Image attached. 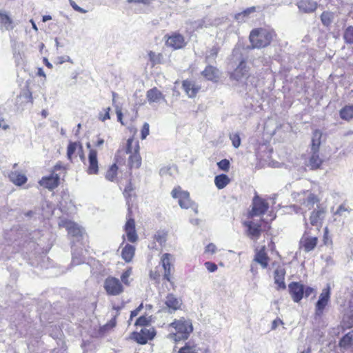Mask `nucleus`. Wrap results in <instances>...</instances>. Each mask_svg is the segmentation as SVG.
Here are the masks:
<instances>
[{
  "mask_svg": "<svg viewBox=\"0 0 353 353\" xmlns=\"http://www.w3.org/2000/svg\"><path fill=\"white\" fill-rule=\"evenodd\" d=\"M171 195L174 199H178L179 205L182 208L188 209L194 205L190 199V193L183 190L180 186L175 187L172 190Z\"/></svg>",
  "mask_w": 353,
  "mask_h": 353,
  "instance_id": "nucleus-11",
  "label": "nucleus"
},
{
  "mask_svg": "<svg viewBox=\"0 0 353 353\" xmlns=\"http://www.w3.org/2000/svg\"><path fill=\"white\" fill-rule=\"evenodd\" d=\"M330 287L327 285L322 290L319 295V300L315 304L314 318H320L323 316L326 306L328 305L330 300Z\"/></svg>",
  "mask_w": 353,
  "mask_h": 353,
  "instance_id": "nucleus-7",
  "label": "nucleus"
},
{
  "mask_svg": "<svg viewBox=\"0 0 353 353\" xmlns=\"http://www.w3.org/2000/svg\"><path fill=\"white\" fill-rule=\"evenodd\" d=\"M256 11V8L255 6L248 8L241 12L236 13L234 16V19L237 21H242Z\"/></svg>",
  "mask_w": 353,
  "mask_h": 353,
  "instance_id": "nucleus-41",
  "label": "nucleus"
},
{
  "mask_svg": "<svg viewBox=\"0 0 353 353\" xmlns=\"http://www.w3.org/2000/svg\"><path fill=\"white\" fill-rule=\"evenodd\" d=\"M18 98L21 100V103H33L32 94L28 86L23 89Z\"/></svg>",
  "mask_w": 353,
  "mask_h": 353,
  "instance_id": "nucleus-35",
  "label": "nucleus"
},
{
  "mask_svg": "<svg viewBox=\"0 0 353 353\" xmlns=\"http://www.w3.org/2000/svg\"><path fill=\"white\" fill-rule=\"evenodd\" d=\"M104 290L109 296H117L121 294L123 290V286L121 281L114 276H108L104 281Z\"/></svg>",
  "mask_w": 353,
  "mask_h": 353,
  "instance_id": "nucleus-10",
  "label": "nucleus"
},
{
  "mask_svg": "<svg viewBox=\"0 0 353 353\" xmlns=\"http://www.w3.org/2000/svg\"><path fill=\"white\" fill-rule=\"evenodd\" d=\"M288 291L294 302L299 303L304 296V285L292 281L288 285Z\"/></svg>",
  "mask_w": 353,
  "mask_h": 353,
  "instance_id": "nucleus-19",
  "label": "nucleus"
},
{
  "mask_svg": "<svg viewBox=\"0 0 353 353\" xmlns=\"http://www.w3.org/2000/svg\"><path fill=\"white\" fill-rule=\"evenodd\" d=\"M59 226L65 228L68 234L73 237H79L82 235L81 228L76 223L69 219L61 220Z\"/></svg>",
  "mask_w": 353,
  "mask_h": 353,
  "instance_id": "nucleus-20",
  "label": "nucleus"
},
{
  "mask_svg": "<svg viewBox=\"0 0 353 353\" xmlns=\"http://www.w3.org/2000/svg\"><path fill=\"white\" fill-rule=\"evenodd\" d=\"M353 342V331L349 332L345 334L339 341V346L346 348L350 347Z\"/></svg>",
  "mask_w": 353,
  "mask_h": 353,
  "instance_id": "nucleus-42",
  "label": "nucleus"
},
{
  "mask_svg": "<svg viewBox=\"0 0 353 353\" xmlns=\"http://www.w3.org/2000/svg\"><path fill=\"white\" fill-rule=\"evenodd\" d=\"M104 143V139L103 138L99 137L97 141L94 143V146L97 148L100 147Z\"/></svg>",
  "mask_w": 353,
  "mask_h": 353,
  "instance_id": "nucleus-62",
  "label": "nucleus"
},
{
  "mask_svg": "<svg viewBox=\"0 0 353 353\" xmlns=\"http://www.w3.org/2000/svg\"><path fill=\"white\" fill-rule=\"evenodd\" d=\"M132 268L131 267H129L128 268L121 274V283H123V284L126 285H130V282H129V277L130 276V275L132 274Z\"/></svg>",
  "mask_w": 353,
  "mask_h": 353,
  "instance_id": "nucleus-48",
  "label": "nucleus"
},
{
  "mask_svg": "<svg viewBox=\"0 0 353 353\" xmlns=\"http://www.w3.org/2000/svg\"><path fill=\"white\" fill-rule=\"evenodd\" d=\"M343 39L347 44H353V26H349L343 32Z\"/></svg>",
  "mask_w": 353,
  "mask_h": 353,
  "instance_id": "nucleus-44",
  "label": "nucleus"
},
{
  "mask_svg": "<svg viewBox=\"0 0 353 353\" xmlns=\"http://www.w3.org/2000/svg\"><path fill=\"white\" fill-rule=\"evenodd\" d=\"M51 19H52V17L50 15H44V16H43V18H42L43 22H46Z\"/></svg>",
  "mask_w": 353,
  "mask_h": 353,
  "instance_id": "nucleus-64",
  "label": "nucleus"
},
{
  "mask_svg": "<svg viewBox=\"0 0 353 353\" xmlns=\"http://www.w3.org/2000/svg\"><path fill=\"white\" fill-rule=\"evenodd\" d=\"M119 314H117L114 317H112L108 322H107L105 325H103L101 327V331L103 332H109L112 330L117 325V319Z\"/></svg>",
  "mask_w": 353,
  "mask_h": 353,
  "instance_id": "nucleus-45",
  "label": "nucleus"
},
{
  "mask_svg": "<svg viewBox=\"0 0 353 353\" xmlns=\"http://www.w3.org/2000/svg\"><path fill=\"white\" fill-rule=\"evenodd\" d=\"M322 133L319 130H315L313 132V136L311 143V150L312 151H319L321 145V139Z\"/></svg>",
  "mask_w": 353,
  "mask_h": 353,
  "instance_id": "nucleus-36",
  "label": "nucleus"
},
{
  "mask_svg": "<svg viewBox=\"0 0 353 353\" xmlns=\"http://www.w3.org/2000/svg\"><path fill=\"white\" fill-rule=\"evenodd\" d=\"M97 156L98 153L95 149H90L86 164V173L89 175H97L99 173V163Z\"/></svg>",
  "mask_w": 353,
  "mask_h": 353,
  "instance_id": "nucleus-17",
  "label": "nucleus"
},
{
  "mask_svg": "<svg viewBox=\"0 0 353 353\" xmlns=\"http://www.w3.org/2000/svg\"><path fill=\"white\" fill-rule=\"evenodd\" d=\"M146 98L150 103H159L160 101L165 99L164 95L157 87L147 91Z\"/></svg>",
  "mask_w": 353,
  "mask_h": 353,
  "instance_id": "nucleus-29",
  "label": "nucleus"
},
{
  "mask_svg": "<svg viewBox=\"0 0 353 353\" xmlns=\"http://www.w3.org/2000/svg\"><path fill=\"white\" fill-rule=\"evenodd\" d=\"M111 108H103L98 114V119L102 122L110 119Z\"/></svg>",
  "mask_w": 353,
  "mask_h": 353,
  "instance_id": "nucleus-46",
  "label": "nucleus"
},
{
  "mask_svg": "<svg viewBox=\"0 0 353 353\" xmlns=\"http://www.w3.org/2000/svg\"><path fill=\"white\" fill-rule=\"evenodd\" d=\"M66 172V167L61 161H58L52 168L50 174L48 176H43L39 181V184L50 191L56 189L60 184V174Z\"/></svg>",
  "mask_w": 353,
  "mask_h": 353,
  "instance_id": "nucleus-5",
  "label": "nucleus"
},
{
  "mask_svg": "<svg viewBox=\"0 0 353 353\" xmlns=\"http://www.w3.org/2000/svg\"><path fill=\"white\" fill-rule=\"evenodd\" d=\"M165 45L173 50H179L183 48L187 43L183 34L178 32H172L170 34L165 36Z\"/></svg>",
  "mask_w": 353,
  "mask_h": 353,
  "instance_id": "nucleus-14",
  "label": "nucleus"
},
{
  "mask_svg": "<svg viewBox=\"0 0 353 353\" xmlns=\"http://www.w3.org/2000/svg\"><path fill=\"white\" fill-rule=\"evenodd\" d=\"M205 267L210 272H214L217 270V265L212 262L207 261L204 263Z\"/></svg>",
  "mask_w": 353,
  "mask_h": 353,
  "instance_id": "nucleus-54",
  "label": "nucleus"
},
{
  "mask_svg": "<svg viewBox=\"0 0 353 353\" xmlns=\"http://www.w3.org/2000/svg\"><path fill=\"white\" fill-rule=\"evenodd\" d=\"M126 154H128L127 166L131 172L133 170L139 169L142 163L140 155V145L139 141L134 137L127 140L125 150H118L114 158V162L110 165L105 173V179L110 182H117L118 173L120 167L125 164Z\"/></svg>",
  "mask_w": 353,
  "mask_h": 353,
  "instance_id": "nucleus-1",
  "label": "nucleus"
},
{
  "mask_svg": "<svg viewBox=\"0 0 353 353\" xmlns=\"http://www.w3.org/2000/svg\"><path fill=\"white\" fill-rule=\"evenodd\" d=\"M201 75L208 81L217 82L219 79V71L216 67L208 65L201 72Z\"/></svg>",
  "mask_w": 353,
  "mask_h": 353,
  "instance_id": "nucleus-24",
  "label": "nucleus"
},
{
  "mask_svg": "<svg viewBox=\"0 0 353 353\" xmlns=\"http://www.w3.org/2000/svg\"><path fill=\"white\" fill-rule=\"evenodd\" d=\"M79 149L81 152L83 151V146L80 142H70L67 148V157L72 161V156Z\"/></svg>",
  "mask_w": 353,
  "mask_h": 353,
  "instance_id": "nucleus-37",
  "label": "nucleus"
},
{
  "mask_svg": "<svg viewBox=\"0 0 353 353\" xmlns=\"http://www.w3.org/2000/svg\"><path fill=\"white\" fill-rule=\"evenodd\" d=\"M177 353H210V349L205 343L189 340L178 349Z\"/></svg>",
  "mask_w": 353,
  "mask_h": 353,
  "instance_id": "nucleus-8",
  "label": "nucleus"
},
{
  "mask_svg": "<svg viewBox=\"0 0 353 353\" xmlns=\"http://www.w3.org/2000/svg\"><path fill=\"white\" fill-rule=\"evenodd\" d=\"M346 210L347 209L345 208V206L343 205H341L334 212V214L341 216L343 212H345Z\"/></svg>",
  "mask_w": 353,
  "mask_h": 353,
  "instance_id": "nucleus-61",
  "label": "nucleus"
},
{
  "mask_svg": "<svg viewBox=\"0 0 353 353\" xmlns=\"http://www.w3.org/2000/svg\"><path fill=\"white\" fill-rule=\"evenodd\" d=\"M230 181L229 176L225 174H221L214 177V184L219 190L225 188Z\"/></svg>",
  "mask_w": 353,
  "mask_h": 353,
  "instance_id": "nucleus-32",
  "label": "nucleus"
},
{
  "mask_svg": "<svg viewBox=\"0 0 353 353\" xmlns=\"http://www.w3.org/2000/svg\"><path fill=\"white\" fill-rule=\"evenodd\" d=\"M285 270L282 267H278L274 271V283L276 285L277 290H282L286 288L285 283Z\"/></svg>",
  "mask_w": 353,
  "mask_h": 353,
  "instance_id": "nucleus-23",
  "label": "nucleus"
},
{
  "mask_svg": "<svg viewBox=\"0 0 353 353\" xmlns=\"http://www.w3.org/2000/svg\"><path fill=\"white\" fill-rule=\"evenodd\" d=\"M306 202L307 204L313 205L319 202V199L315 194L310 193L306 199Z\"/></svg>",
  "mask_w": 353,
  "mask_h": 353,
  "instance_id": "nucleus-51",
  "label": "nucleus"
},
{
  "mask_svg": "<svg viewBox=\"0 0 353 353\" xmlns=\"http://www.w3.org/2000/svg\"><path fill=\"white\" fill-rule=\"evenodd\" d=\"M150 132V125L148 123H144L141 130V139H145Z\"/></svg>",
  "mask_w": 353,
  "mask_h": 353,
  "instance_id": "nucleus-52",
  "label": "nucleus"
},
{
  "mask_svg": "<svg viewBox=\"0 0 353 353\" xmlns=\"http://www.w3.org/2000/svg\"><path fill=\"white\" fill-rule=\"evenodd\" d=\"M269 204L267 201L260 197L253 199L252 209L248 213V219H252L255 216H263L268 210Z\"/></svg>",
  "mask_w": 353,
  "mask_h": 353,
  "instance_id": "nucleus-13",
  "label": "nucleus"
},
{
  "mask_svg": "<svg viewBox=\"0 0 353 353\" xmlns=\"http://www.w3.org/2000/svg\"><path fill=\"white\" fill-rule=\"evenodd\" d=\"M270 260V259L266 252L265 245L261 247L259 250H256L254 261L259 263L263 268L265 269L268 267Z\"/></svg>",
  "mask_w": 353,
  "mask_h": 353,
  "instance_id": "nucleus-21",
  "label": "nucleus"
},
{
  "mask_svg": "<svg viewBox=\"0 0 353 353\" xmlns=\"http://www.w3.org/2000/svg\"><path fill=\"white\" fill-rule=\"evenodd\" d=\"M143 308V304L141 303L136 309L131 311L129 321H132L134 317L137 316Z\"/></svg>",
  "mask_w": 353,
  "mask_h": 353,
  "instance_id": "nucleus-56",
  "label": "nucleus"
},
{
  "mask_svg": "<svg viewBox=\"0 0 353 353\" xmlns=\"http://www.w3.org/2000/svg\"><path fill=\"white\" fill-rule=\"evenodd\" d=\"M135 247L130 244H125L121 249V258L126 263H130L132 261L135 254Z\"/></svg>",
  "mask_w": 353,
  "mask_h": 353,
  "instance_id": "nucleus-30",
  "label": "nucleus"
},
{
  "mask_svg": "<svg viewBox=\"0 0 353 353\" xmlns=\"http://www.w3.org/2000/svg\"><path fill=\"white\" fill-rule=\"evenodd\" d=\"M323 241L324 245H325L332 244V241L330 239V236H329V230H328L327 227H325L324 228Z\"/></svg>",
  "mask_w": 353,
  "mask_h": 353,
  "instance_id": "nucleus-53",
  "label": "nucleus"
},
{
  "mask_svg": "<svg viewBox=\"0 0 353 353\" xmlns=\"http://www.w3.org/2000/svg\"><path fill=\"white\" fill-rule=\"evenodd\" d=\"M296 5L299 9L304 13L313 12L318 7L317 3L312 0H300Z\"/></svg>",
  "mask_w": 353,
  "mask_h": 353,
  "instance_id": "nucleus-27",
  "label": "nucleus"
},
{
  "mask_svg": "<svg viewBox=\"0 0 353 353\" xmlns=\"http://www.w3.org/2000/svg\"><path fill=\"white\" fill-rule=\"evenodd\" d=\"M327 213V208L318 205L310 213L309 220L311 225L316 227L318 230L321 228Z\"/></svg>",
  "mask_w": 353,
  "mask_h": 353,
  "instance_id": "nucleus-9",
  "label": "nucleus"
},
{
  "mask_svg": "<svg viewBox=\"0 0 353 353\" xmlns=\"http://www.w3.org/2000/svg\"><path fill=\"white\" fill-rule=\"evenodd\" d=\"M314 292V290L312 288L309 287V286H307L306 288L304 287V295L306 297H308L310 294H312Z\"/></svg>",
  "mask_w": 353,
  "mask_h": 353,
  "instance_id": "nucleus-60",
  "label": "nucleus"
},
{
  "mask_svg": "<svg viewBox=\"0 0 353 353\" xmlns=\"http://www.w3.org/2000/svg\"><path fill=\"white\" fill-rule=\"evenodd\" d=\"M168 326L170 329L168 337L175 343L186 341L193 331L191 321L184 318L174 319Z\"/></svg>",
  "mask_w": 353,
  "mask_h": 353,
  "instance_id": "nucleus-4",
  "label": "nucleus"
},
{
  "mask_svg": "<svg viewBox=\"0 0 353 353\" xmlns=\"http://www.w3.org/2000/svg\"><path fill=\"white\" fill-rule=\"evenodd\" d=\"M319 239L317 236L310 235V232L305 230L299 242V248L300 250L307 253L314 250L317 246Z\"/></svg>",
  "mask_w": 353,
  "mask_h": 353,
  "instance_id": "nucleus-12",
  "label": "nucleus"
},
{
  "mask_svg": "<svg viewBox=\"0 0 353 353\" xmlns=\"http://www.w3.org/2000/svg\"><path fill=\"white\" fill-rule=\"evenodd\" d=\"M12 20L10 16L3 11H0V23L2 24L6 29H13Z\"/></svg>",
  "mask_w": 353,
  "mask_h": 353,
  "instance_id": "nucleus-40",
  "label": "nucleus"
},
{
  "mask_svg": "<svg viewBox=\"0 0 353 353\" xmlns=\"http://www.w3.org/2000/svg\"><path fill=\"white\" fill-rule=\"evenodd\" d=\"M168 237V231L165 230H157L153 236L154 244L150 249H156L155 243H158L161 247L165 245Z\"/></svg>",
  "mask_w": 353,
  "mask_h": 353,
  "instance_id": "nucleus-28",
  "label": "nucleus"
},
{
  "mask_svg": "<svg viewBox=\"0 0 353 353\" xmlns=\"http://www.w3.org/2000/svg\"><path fill=\"white\" fill-rule=\"evenodd\" d=\"M341 119L350 121L353 119V105H346L339 111Z\"/></svg>",
  "mask_w": 353,
  "mask_h": 353,
  "instance_id": "nucleus-33",
  "label": "nucleus"
},
{
  "mask_svg": "<svg viewBox=\"0 0 353 353\" xmlns=\"http://www.w3.org/2000/svg\"><path fill=\"white\" fill-rule=\"evenodd\" d=\"M165 305L169 312L172 313L180 310L182 305V300L176 297L174 294L170 293L165 297Z\"/></svg>",
  "mask_w": 353,
  "mask_h": 353,
  "instance_id": "nucleus-22",
  "label": "nucleus"
},
{
  "mask_svg": "<svg viewBox=\"0 0 353 353\" xmlns=\"http://www.w3.org/2000/svg\"><path fill=\"white\" fill-rule=\"evenodd\" d=\"M127 239L131 243H135L138 240V235L135 229V221L133 218V212L129 208L127 213V221L124 226Z\"/></svg>",
  "mask_w": 353,
  "mask_h": 353,
  "instance_id": "nucleus-16",
  "label": "nucleus"
},
{
  "mask_svg": "<svg viewBox=\"0 0 353 353\" xmlns=\"http://www.w3.org/2000/svg\"><path fill=\"white\" fill-rule=\"evenodd\" d=\"M320 17L323 25L329 27L332 22L334 14L331 12L324 11L321 13Z\"/></svg>",
  "mask_w": 353,
  "mask_h": 353,
  "instance_id": "nucleus-43",
  "label": "nucleus"
},
{
  "mask_svg": "<svg viewBox=\"0 0 353 353\" xmlns=\"http://www.w3.org/2000/svg\"><path fill=\"white\" fill-rule=\"evenodd\" d=\"M217 165L220 170L228 172L230 169V161L224 159L218 162Z\"/></svg>",
  "mask_w": 353,
  "mask_h": 353,
  "instance_id": "nucleus-49",
  "label": "nucleus"
},
{
  "mask_svg": "<svg viewBox=\"0 0 353 353\" xmlns=\"http://www.w3.org/2000/svg\"><path fill=\"white\" fill-rule=\"evenodd\" d=\"M151 319L150 316L142 315L139 316L135 321V326L145 327L150 324Z\"/></svg>",
  "mask_w": 353,
  "mask_h": 353,
  "instance_id": "nucleus-47",
  "label": "nucleus"
},
{
  "mask_svg": "<svg viewBox=\"0 0 353 353\" xmlns=\"http://www.w3.org/2000/svg\"><path fill=\"white\" fill-rule=\"evenodd\" d=\"M70 4L72 8L77 12L85 14L87 12V10L83 8L79 7L73 0H69Z\"/></svg>",
  "mask_w": 353,
  "mask_h": 353,
  "instance_id": "nucleus-55",
  "label": "nucleus"
},
{
  "mask_svg": "<svg viewBox=\"0 0 353 353\" xmlns=\"http://www.w3.org/2000/svg\"><path fill=\"white\" fill-rule=\"evenodd\" d=\"M230 139L232 141V145L234 148H239L240 146V145H241V139H240V137H239V134L235 133V134H230Z\"/></svg>",
  "mask_w": 353,
  "mask_h": 353,
  "instance_id": "nucleus-50",
  "label": "nucleus"
},
{
  "mask_svg": "<svg viewBox=\"0 0 353 353\" xmlns=\"http://www.w3.org/2000/svg\"><path fill=\"white\" fill-rule=\"evenodd\" d=\"M156 332L153 327L142 328L139 332H133L131 335L132 340L141 345L146 344L149 341L154 339Z\"/></svg>",
  "mask_w": 353,
  "mask_h": 353,
  "instance_id": "nucleus-15",
  "label": "nucleus"
},
{
  "mask_svg": "<svg viewBox=\"0 0 353 353\" xmlns=\"http://www.w3.org/2000/svg\"><path fill=\"white\" fill-rule=\"evenodd\" d=\"M249 68L245 60H242L234 70L237 79H241L248 73Z\"/></svg>",
  "mask_w": 353,
  "mask_h": 353,
  "instance_id": "nucleus-38",
  "label": "nucleus"
},
{
  "mask_svg": "<svg viewBox=\"0 0 353 353\" xmlns=\"http://www.w3.org/2000/svg\"><path fill=\"white\" fill-rule=\"evenodd\" d=\"M341 326L343 330L353 327V310L344 314Z\"/></svg>",
  "mask_w": 353,
  "mask_h": 353,
  "instance_id": "nucleus-34",
  "label": "nucleus"
},
{
  "mask_svg": "<svg viewBox=\"0 0 353 353\" xmlns=\"http://www.w3.org/2000/svg\"><path fill=\"white\" fill-rule=\"evenodd\" d=\"M276 37V32L270 28L260 27L251 30L249 41L251 48L261 49L269 46Z\"/></svg>",
  "mask_w": 353,
  "mask_h": 353,
  "instance_id": "nucleus-3",
  "label": "nucleus"
},
{
  "mask_svg": "<svg viewBox=\"0 0 353 353\" xmlns=\"http://www.w3.org/2000/svg\"><path fill=\"white\" fill-rule=\"evenodd\" d=\"M323 160L320 157L319 151H312L307 166L311 170H316L321 168Z\"/></svg>",
  "mask_w": 353,
  "mask_h": 353,
  "instance_id": "nucleus-25",
  "label": "nucleus"
},
{
  "mask_svg": "<svg viewBox=\"0 0 353 353\" xmlns=\"http://www.w3.org/2000/svg\"><path fill=\"white\" fill-rule=\"evenodd\" d=\"M281 325H283V321L280 318H276L272 323L271 330H274L278 327V326Z\"/></svg>",
  "mask_w": 353,
  "mask_h": 353,
  "instance_id": "nucleus-59",
  "label": "nucleus"
},
{
  "mask_svg": "<svg viewBox=\"0 0 353 353\" xmlns=\"http://www.w3.org/2000/svg\"><path fill=\"white\" fill-rule=\"evenodd\" d=\"M8 178L17 186H21L28 181V178L24 173L17 170L11 171L8 174Z\"/></svg>",
  "mask_w": 353,
  "mask_h": 353,
  "instance_id": "nucleus-26",
  "label": "nucleus"
},
{
  "mask_svg": "<svg viewBox=\"0 0 353 353\" xmlns=\"http://www.w3.org/2000/svg\"><path fill=\"white\" fill-rule=\"evenodd\" d=\"M248 219L242 223L243 226L245 228V233L251 240L257 241L263 231L262 228L263 220L261 219L258 222H254L253 220H251L252 219Z\"/></svg>",
  "mask_w": 353,
  "mask_h": 353,
  "instance_id": "nucleus-6",
  "label": "nucleus"
},
{
  "mask_svg": "<svg viewBox=\"0 0 353 353\" xmlns=\"http://www.w3.org/2000/svg\"><path fill=\"white\" fill-rule=\"evenodd\" d=\"M123 194L126 200L128 210L129 209V208H130L131 210H132L133 204L132 199V197H134L136 195L134 194V188L131 181H129V183L126 185L123 190Z\"/></svg>",
  "mask_w": 353,
  "mask_h": 353,
  "instance_id": "nucleus-31",
  "label": "nucleus"
},
{
  "mask_svg": "<svg viewBox=\"0 0 353 353\" xmlns=\"http://www.w3.org/2000/svg\"><path fill=\"white\" fill-rule=\"evenodd\" d=\"M216 250V247L214 243H209L205 248V253H210L211 254H214Z\"/></svg>",
  "mask_w": 353,
  "mask_h": 353,
  "instance_id": "nucleus-57",
  "label": "nucleus"
},
{
  "mask_svg": "<svg viewBox=\"0 0 353 353\" xmlns=\"http://www.w3.org/2000/svg\"><path fill=\"white\" fill-rule=\"evenodd\" d=\"M4 120L3 119H0V128H2L4 130L9 128V125L3 123Z\"/></svg>",
  "mask_w": 353,
  "mask_h": 353,
  "instance_id": "nucleus-63",
  "label": "nucleus"
},
{
  "mask_svg": "<svg viewBox=\"0 0 353 353\" xmlns=\"http://www.w3.org/2000/svg\"><path fill=\"white\" fill-rule=\"evenodd\" d=\"M148 55L152 66L163 63V55L162 53H156L153 51H149Z\"/></svg>",
  "mask_w": 353,
  "mask_h": 353,
  "instance_id": "nucleus-39",
  "label": "nucleus"
},
{
  "mask_svg": "<svg viewBox=\"0 0 353 353\" xmlns=\"http://www.w3.org/2000/svg\"><path fill=\"white\" fill-rule=\"evenodd\" d=\"M174 256L170 253H164L160 258V265L156 266L149 272L150 279L159 285L161 283H170L174 288Z\"/></svg>",
  "mask_w": 353,
  "mask_h": 353,
  "instance_id": "nucleus-2",
  "label": "nucleus"
},
{
  "mask_svg": "<svg viewBox=\"0 0 353 353\" xmlns=\"http://www.w3.org/2000/svg\"><path fill=\"white\" fill-rule=\"evenodd\" d=\"M181 88L188 97L190 99L196 98L201 89V86L189 79H184L181 81Z\"/></svg>",
  "mask_w": 353,
  "mask_h": 353,
  "instance_id": "nucleus-18",
  "label": "nucleus"
},
{
  "mask_svg": "<svg viewBox=\"0 0 353 353\" xmlns=\"http://www.w3.org/2000/svg\"><path fill=\"white\" fill-rule=\"evenodd\" d=\"M116 114L117 117V121L121 123V125H125L123 121V112L122 110L119 107L116 108Z\"/></svg>",
  "mask_w": 353,
  "mask_h": 353,
  "instance_id": "nucleus-58",
  "label": "nucleus"
}]
</instances>
